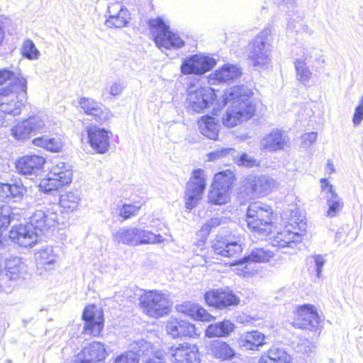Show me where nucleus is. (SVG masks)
<instances>
[{"label": "nucleus", "instance_id": "nucleus-14", "mask_svg": "<svg viewBox=\"0 0 363 363\" xmlns=\"http://www.w3.org/2000/svg\"><path fill=\"white\" fill-rule=\"evenodd\" d=\"M38 233L28 222L26 225L13 226L9 232L11 241L22 247H31L38 240Z\"/></svg>", "mask_w": 363, "mask_h": 363}, {"label": "nucleus", "instance_id": "nucleus-20", "mask_svg": "<svg viewBox=\"0 0 363 363\" xmlns=\"http://www.w3.org/2000/svg\"><path fill=\"white\" fill-rule=\"evenodd\" d=\"M78 103L86 115L91 116L98 122L106 121L112 116L108 108L92 98L82 97L79 99Z\"/></svg>", "mask_w": 363, "mask_h": 363}, {"label": "nucleus", "instance_id": "nucleus-33", "mask_svg": "<svg viewBox=\"0 0 363 363\" xmlns=\"http://www.w3.org/2000/svg\"><path fill=\"white\" fill-rule=\"evenodd\" d=\"M138 228H121L113 235V240L118 243L136 246L138 245Z\"/></svg>", "mask_w": 363, "mask_h": 363}, {"label": "nucleus", "instance_id": "nucleus-29", "mask_svg": "<svg viewBox=\"0 0 363 363\" xmlns=\"http://www.w3.org/2000/svg\"><path fill=\"white\" fill-rule=\"evenodd\" d=\"M37 264L46 271L55 268L57 263L58 256L51 246L41 249L35 254Z\"/></svg>", "mask_w": 363, "mask_h": 363}, {"label": "nucleus", "instance_id": "nucleus-25", "mask_svg": "<svg viewBox=\"0 0 363 363\" xmlns=\"http://www.w3.org/2000/svg\"><path fill=\"white\" fill-rule=\"evenodd\" d=\"M89 142L91 147L99 154L106 152L109 148L108 133L104 128L96 126L87 130Z\"/></svg>", "mask_w": 363, "mask_h": 363}, {"label": "nucleus", "instance_id": "nucleus-23", "mask_svg": "<svg viewBox=\"0 0 363 363\" xmlns=\"http://www.w3.org/2000/svg\"><path fill=\"white\" fill-rule=\"evenodd\" d=\"M289 137L280 130H274L260 140V149L268 152L282 150L288 146Z\"/></svg>", "mask_w": 363, "mask_h": 363}, {"label": "nucleus", "instance_id": "nucleus-34", "mask_svg": "<svg viewBox=\"0 0 363 363\" xmlns=\"http://www.w3.org/2000/svg\"><path fill=\"white\" fill-rule=\"evenodd\" d=\"M274 255V252L270 250L268 247H255L251 250L248 256L240 260V264H243L249 262L254 263L268 262Z\"/></svg>", "mask_w": 363, "mask_h": 363}, {"label": "nucleus", "instance_id": "nucleus-10", "mask_svg": "<svg viewBox=\"0 0 363 363\" xmlns=\"http://www.w3.org/2000/svg\"><path fill=\"white\" fill-rule=\"evenodd\" d=\"M298 231H292L291 228L296 229L291 223L289 225L286 226L285 229L278 233L277 235L274 236L272 245L281 249L291 248L294 250L296 244L301 242V234L306 230V223L301 220L299 222H295Z\"/></svg>", "mask_w": 363, "mask_h": 363}, {"label": "nucleus", "instance_id": "nucleus-42", "mask_svg": "<svg viewBox=\"0 0 363 363\" xmlns=\"http://www.w3.org/2000/svg\"><path fill=\"white\" fill-rule=\"evenodd\" d=\"M229 191L211 185V189L208 192V201L215 205H223L229 200Z\"/></svg>", "mask_w": 363, "mask_h": 363}, {"label": "nucleus", "instance_id": "nucleus-37", "mask_svg": "<svg viewBox=\"0 0 363 363\" xmlns=\"http://www.w3.org/2000/svg\"><path fill=\"white\" fill-rule=\"evenodd\" d=\"M116 11L118 10L117 16H109L106 21V25L108 27L122 28L128 23L129 13L126 9L119 4H116Z\"/></svg>", "mask_w": 363, "mask_h": 363}, {"label": "nucleus", "instance_id": "nucleus-19", "mask_svg": "<svg viewBox=\"0 0 363 363\" xmlns=\"http://www.w3.org/2000/svg\"><path fill=\"white\" fill-rule=\"evenodd\" d=\"M45 160L36 155H28L18 158L16 163L17 172L24 176H37L42 170Z\"/></svg>", "mask_w": 363, "mask_h": 363}, {"label": "nucleus", "instance_id": "nucleus-49", "mask_svg": "<svg viewBox=\"0 0 363 363\" xmlns=\"http://www.w3.org/2000/svg\"><path fill=\"white\" fill-rule=\"evenodd\" d=\"M234 154H235V149L234 148H221L208 153V158L210 161H215L222 158H228L229 160H232Z\"/></svg>", "mask_w": 363, "mask_h": 363}, {"label": "nucleus", "instance_id": "nucleus-3", "mask_svg": "<svg viewBox=\"0 0 363 363\" xmlns=\"http://www.w3.org/2000/svg\"><path fill=\"white\" fill-rule=\"evenodd\" d=\"M272 214L270 206L259 201L251 203L246 213L248 228L262 238L267 237L272 231Z\"/></svg>", "mask_w": 363, "mask_h": 363}, {"label": "nucleus", "instance_id": "nucleus-15", "mask_svg": "<svg viewBox=\"0 0 363 363\" xmlns=\"http://www.w3.org/2000/svg\"><path fill=\"white\" fill-rule=\"evenodd\" d=\"M106 356L104 345L101 342H93L77 354L73 363H103Z\"/></svg>", "mask_w": 363, "mask_h": 363}, {"label": "nucleus", "instance_id": "nucleus-46", "mask_svg": "<svg viewBox=\"0 0 363 363\" xmlns=\"http://www.w3.org/2000/svg\"><path fill=\"white\" fill-rule=\"evenodd\" d=\"M29 131L32 133L37 134L45 131V124L42 118L38 116H30L25 119Z\"/></svg>", "mask_w": 363, "mask_h": 363}, {"label": "nucleus", "instance_id": "nucleus-13", "mask_svg": "<svg viewBox=\"0 0 363 363\" xmlns=\"http://www.w3.org/2000/svg\"><path fill=\"white\" fill-rule=\"evenodd\" d=\"M276 184V181L269 176H252L246 179L243 188L244 191L252 198L269 194Z\"/></svg>", "mask_w": 363, "mask_h": 363}, {"label": "nucleus", "instance_id": "nucleus-44", "mask_svg": "<svg viewBox=\"0 0 363 363\" xmlns=\"http://www.w3.org/2000/svg\"><path fill=\"white\" fill-rule=\"evenodd\" d=\"M230 218L226 216H216L208 220L201 227V231L203 235H208L212 229L228 223Z\"/></svg>", "mask_w": 363, "mask_h": 363}, {"label": "nucleus", "instance_id": "nucleus-64", "mask_svg": "<svg viewBox=\"0 0 363 363\" xmlns=\"http://www.w3.org/2000/svg\"><path fill=\"white\" fill-rule=\"evenodd\" d=\"M326 170L328 172V173L330 174H331L333 172H335V169L334 164H333V162L331 160H328Z\"/></svg>", "mask_w": 363, "mask_h": 363}, {"label": "nucleus", "instance_id": "nucleus-1", "mask_svg": "<svg viewBox=\"0 0 363 363\" xmlns=\"http://www.w3.org/2000/svg\"><path fill=\"white\" fill-rule=\"evenodd\" d=\"M10 83L0 88V125L8 126L12 118L21 114L26 94L27 80L20 73L9 69H0V84Z\"/></svg>", "mask_w": 363, "mask_h": 363}, {"label": "nucleus", "instance_id": "nucleus-57", "mask_svg": "<svg viewBox=\"0 0 363 363\" xmlns=\"http://www.w3.org/2000/svg\"><path fill=\"white\" fill-rule=\"evenodd\" d=\"M312 259H313L315 264L316 277L320 278L322 274L323 267L326 262L325 255H314L312 256Z\"/></svg>", "mask_w": 363, "mask_h": 363}, {"label": "nucleus", "instance_id": "nucleus-6", "mask_svg": "<svg viewBox=\"0 0 363 363\" xmlns=\"http://www.w3.org/2000/svg\"><path fill=\"white\" fill-rule=\"evenodd\" d=\"M272 37L269 28L261 31L249 45L248 57L254 67L268 64L271 60Z\"/></svg>", "mask_w": 363, "mask_h": 363}, {"label": "nucleus", "instance_id": "nucleus-31", "mask_svg": "<svg viewBox=\"0 0 363 363\" xmlns=\"http://www.w3.org/2000/svg\"><path fill=\"white\" fill-rule=\"evenodd\" d=\"M259 363H291V357L284 349L272 347L262 354Z\"/></svg>", "mask_w": 363, "mask_h": 363}, {"label": "nucleus", "instance_id": "nucleus-9", "mask_svg": "<svg viewBox=\"0 0 363 363\" xmlns=\"http://www.w3.org/2000/svg\"><path fill=\"white\" fill-rule=\"evenodd\" d=\"M164 358L172 363H200L199 349L195 345L179 344L163 350Z\"/></svg>", "mask_w": 363, "mask_h": 363}, {"label": "nucleus", "instance_id": "nucleus-8", "mask_svg": "<svg viewBox=\"0 0 363 363\" xmlns=\"http://www.w3.org/2000/svg\"><path fill=\"white\" fill-rule=\"evenodd\" d=\"M205 171L201 169H196L186 184L185 192V206L191 210L196 207L201 199L206 188Z\"/></svg>", "mask_w": 363, "mask_h": 363}, {"label": "nucleus", "instance_id": "nucleus-59", "mask_svg": "<svg viewBox=\"0 0 363 363\" xmlns=\"http://www.w3.org/2000/svg\"><path fill=\"white\" fill-rule=\"evenodd\" d=\"M363 121V94L359 104L355 108L352 117V123L354 126L359 125Z\"/></svg>", "mask_w": 363, "mask_h": 363}, {"label": "nucleus", "instance_id": "nucleus-53", "mask_svg": "<svg viewBox=\"0 0 363 363\" xmlns=\"http://www.w3.org/2000/svg\"><path fill=\"white\" fill-rule=\"evenodd\" d=\"M61 186H62L60 184V182L57 180H55V177L52 175H50L48 179H43L40 184V188L45 193L56 191Z\"/></svg>", "mask_w": 363, "mask_h": 363}, {"label": "nucleus", "instance_id": "nucleus-2", "mask_svg": "<svg viewBox=\"0 0 363 363\" xmlns=\"http://www.w3.org/2000/svg\"><path fill=\"white\" fill-rule=\"evenodd\" d=\"M252 92L246 86H235L225 90L222 96L223 106H228L223 116V123L226 127H234L251 118L255 107L249 101Z\"/></svg>", "mask_w": 363, "mask_h": 363}, {"label": "nucleus", "instance_id": "nucleus-16", "mask_svg": "<svg viewBox=\"0 0 363 363\" xmlns=\"http://www.w3.org/2000/svg\"><path fill=\"white\" fill-rule=\"evenodd\" d=\"M25 264L19 257H11L8 259L6 269L0 272V290L9 292L8 286L11 288L9 282L18 279L25 270Z\"/></svg>", "mask_w": 363, "mask_h": 363}, {"label": "nucleus", "instance_id": "nucleus-38", "mask_svg": "<svg viewBox=\"0 0 363 363\" xmlns=\"http://www.w3.org/2000/svg\"><path fill=\"white\" fill-rule=\"evenodd\" d=\"M235 181V176L230 170L220 172L215 174L214 181L212 184L216 186L229 191Z\"/></svg>", "mask_w": 363, "mask_h": 363}, {"label": "nucleus", "instance_id": "nucleus-17", "mask_svg": "<svg viewBox=\"0 0 363 363\" xmlns=\"http://www.w3.org/2000/svg\"><path fill=\"white\" fill-rule=\"evenodd\" d=\"M319 323L320 316L313 305L305 304L298 308L294 320L296 328L312 330L318 326Z\"/></svg>", "mask_w": 363, "mask_h": 363}, {"label": "nucleus", "instance_id": "nucleus-51", "mask_svg": "<svg viewBox=\"0 0 363 363\" xmlns=\"http://www.w3.org/2000/svg\"><path fill=\"white\" fill-rule=\"evenodd\" d=\"M130 350L139 357L140 354H149L152 350V345L144 340L135 341L130 345Z\"/></svg>", "mask_w": 363, "mask_h": 363}, {"label": "nucleus", "instance_id": "nucleus-54", "mask_svg": "<svg viewBox=\"0 0 363 363\" xmlns=\"http://www.w3.org/2000/svg\"><path fill=\"white\" fill-rule=\"evenodd\" d=\"M12 209L8 205L0 206V228H7L11 220Z\"/></svg>", "mask_w": 363, "mask_h": 363}, {"label": "nucleus", "instance_id": "nucleus-22", "mask_svg": "<svg viewBox=\"0 0 363 363\" xmlns=\"http://www.w3.org/2000/svg\"><path fill=\"white\" fill-rule=\"evenodd\" d=\"M82 319L84 321L83 333L98 336L104 326L103 316L100 313H96L94 307H86L82 314Z\"/></svg>", "mask_w": 363, "mask_h": 363}, {"label": "nucleus", "instance_id": "nucleus-62", "mask_svg": "<svg viewBox=\"0 0 363 363\" xmlns=\"http://www.w3.org/2000/svg\"><path fill=\"white\" fill-rule=\"evenodd\" d=\"M70 167L69 165L66 164L64 162H60L57 164L56 166L53 167L50 175L56 177L57 173H59V172H64L65 169H67Z\"/></svg>", "mask_w": 363, "mask_h": 363}, {"label": "nucleus", "instance_id": "nucleus-41", "mask_svg": "<svg viewBox=\"0 0 363 363\" xmlns=\"http://www.w3.org/2000/svg\"><path fill=\"white\" fill-rule=\"evenodd\" d=\"M232 161L238 166L247 168L257 167L260 165V162L254 156L246 152L240 153L235 150Z\"/></svg>", "mask_w": 363, "mask_h": 363}, {"label": "nucleus", "instance_id": "nucleus-58", "mask_svg": "<svg viewBox=\"0 0 363 363\" xmlns=\"http://www.w3.org/2000/svg\"><path fill=\"white\" fill-rule=\"evenodd\" d=\"M72 171L69 167L64 172H59V173H57L55 180H57L62 186H65L69 184L72 182Z\"/></svg>", "mask_w": 363, "mask_h": 363}, {"label": "nucleus", "instance_id": "nucleus-18", "mask_svg": "<svg viewBox=\"0 0 363 363\" xmlns=\"http://www.w3.org/2000/svg\"><path fill=\"white\" fill-rule=\"evenodd\" d=\"M214 90L211 87H202L189 94V108L195 112H201L208 108L216 99Z\"/></svg>", "mask_w": 363, "mask_h": 363}, {"label": "nucleus", "instance_id": "nucleus-47", "mask_svg": "<svg viewBox=\"0 0 363 363\" xmlns=\"http://www.w3.org/2000/svg\"><path fill=\"white\" fill-rule=\"evenodd\" d=\"M79 198L73 192H68L61 196L60 199V206L67 210L74 211L77 208Z\"/></svg>", "mask_w": 363, "mask_h": 363}, {"label": "nucleus", "instance_id": "nucleus-24", "mask_svg": "<svg viewBox=\"0 0 363 363\" xmlns=\"http://www.w3.org/2000/svg\"><path fill=\"white\" fill-rule=\"evenodd\" d=\"M320 183L323 191L327 194V205L328 206L327 216L334 218L342 210L344 203L333 189V185L326 179H320Z\"/></svg>", "mask_w": 363, "mask_h": 363}, {"label": "nucleus", "instance_id": "nucleus-63", "mask_svg": "<svg viewBox=\"0 0 363 363\" xmlns=\"http://www.w3.org/2000/svg\"><path fill=\"white\" fill-rule=\"evenodd\" d=\"M157 359H149L147 360L146 363H164L162 359H166L164 358V354L162 355H157Z\"/></svg>", "mask_w": 363, "mask_h": 363}, {"label": "nucleus", "instance_id": "nucleus-50", "mask_svg": "<svg viewBox=\"0 0 363 363\" xmlns=\"http://www.w3.org/2000/svg\"><path fill=\"white\" fill-rule=\"evenodd\" d=\"M21 52L23 55L29 60L38 59L40 55V52L35 48V44L30 39L24 41L22 45Z\"/></svg>", "mask_w": 363, "mask_h": 363}, {"label": "nucleus", "instance_id": "nucleus-45", "mask_svg": "<svg viewBox=\"0 0 363 363\" xmlns=\"http://www.w3.org/2000/svg\"><path fill=\"white\" fill-rule=\"evenodd\" d=\"M138 245L160 243L164 239L161 235H155L150 231L138 228Z\"/></svg>", "mask_w": 363, "mask_h": 363}, {"label": "nucleus", "instance_id": "nucleus-27", "mask_svg": "<svg viewBox=\"0 0 363 363\" xmlns=\"http://www.w3.org/2000/svg\"><path fill=\"white\" fill-rule=\"evenodd\" d=\"M265 335L258 330H252L240 335L238 342L246 350H258L265 344Z\"/></svg>", "mask_w": 363, "mask_h": 363}, {"label": "nucleus", "instance_id": "nucleus-48", "mask_svg": "<svg viewBox=\"0 0 363 363\" xmlns=\"http://www.w3.org/2000/svg\"><path fill=\"white\" fill-rule=\"evenodd\" d=\"M26 123L25 120L18 123L11 128V134L16 140H26L30 138L31 133Z\"/></svg>", "mask_w": 363, "mask_h": 363}, {"label": "nucleus", "instance_id": "nucleus-5", "mask_svg": "<svg viewBox=\"0 0 363 363\" xmlns=\"http://www.w3.org/2000/svg\"><path fill=\"white\" fill-rule=\"evenodd\" d=\"M140 305L150 317L160 318L169 313L172 302L169 296L160 291H147L140 296Z\"/></svg>", "mask_w": 363, "mask_h": 363}, {"label": "nucleus", "instance_id": "nucleus-52", "mask_svg": "<svg viewBox=\"0 0 363 363\" xmlns=\"http://www.w3.org/2000/svg\"><path fill=\"white\" fill-rule=\"evenodd\" d=\"M315 349V344L306 337L300 338L296 346L297 352L306 354L313 353Z\"/></svg>", "mask_w": 363, "mask_h": 363}, {"label": "nucleus", "instance_id": "nucleus-21", "mask_svg": "<svg viewBox=\"0 0 363 363\" xmlns=\"http://www.w3.org/2000/svg\"><path fill=\"white\" fill-rule=\"evenodd\" d=\"M166 330L167 333L173 338L194 337L200 335V331H198L194 325L174 318H171L167 321Z\"/></svg>", "mask_w": 363, "mask_h": 363}, {"label": "nucleus", "instance_id": "nucleus-55", "mask_svg": "<svg viewBox=\"0 0 363 363\" xmlns=\"http://www.w3.org/2000/svg\"><path fill=\"white\" fill-rule=\"evenodd\" d=\"M113 363H139V358L133 352L129 350L117 356Z\"/></svg>", "mask_w": 363, "mask_h": 363}, {"label": "nucleus", "instance_id": "nucleus-7", "mask_svg": "<svg viewBox=\"0 0 363 363\" xmlns=\"http://www.w3.org/2000/svg\"><path fill=\"white\" fill-rule=\"evenodd\" d=\"M60 206L57 203L50 204L37 209L28 218L29 223L38 234L48 232L57 223Z\"/></svg>", "mask_w": 363, "mask_h": 363}, {"label": "nucleus", "instance_id": "nucleus-43", "mask_svg": "<svg viewBox=\"0 0 363 363\" xmlns=\"http://www.w3.org/2000/svg\"><path fill=\"white\" fill-rule=\"evenodd\" d=\"M294 67L296 69V79L303 84L308 83L312 73L304 60H296L294 62Z\"/></svg>", "mask_w": 363, "mask_h": 363}, {"label": "nucleus", "instance_id": "nucleus-56", "mask_svg": "<svg viewBox=\"0 0 363 363\" xmlns=\"http://www.w3.org/2000/svg\"><path fill=\"white\" fill-rule=\"evenodd\" d=\"M140 208L131 204H124L120 209L119 215L125 220L138 214Z\"/></svg>", "mask_w": 363, "mask_h": 363}, {"label": "nucleus", "instance_id": "nucleus-12", "mask_svg": "<svg viewBox=\"0 0 363 363\" xmlns=\"http://www.w3.org/2000/svg\"><path fill=\"white\" fill-rule=\"evenodd\" d=\"M216 64V61L213 57L196 54L185 58L180 69L184 75H201L213 69Z\"/></svg>", "mask_w": 363, "mask_h": 363}, {"label": "nucleus", "instance_id": "nucleus-36", "mask_svg": "<svg viewBox=\"0 0 363 363\" xmlns=\"http://www.w3.org/2000/svg\"><path fill=\"white\" fill-rule=\"evenodd\" d=\"M26 189L21 179L16 180L13 183L1 184L0 194L1 196L21 199L23 196Z\"/></svg>", "mask_w": 363, "mask_h": 363}, {"label": "nucleus", "instance_id": "nucleus-28", "mask_svg": "<svg viewBox=\"0 0 363 363\" xmlns=\"http://www.w3.org/2000/svg\"><path fill=\"white\" fill-rule=\"evenodd\" d=\"M177 308L179 313L188 315L194 320L210 321L212 318L211 315L201 306L190 301L184 302L177 306Z\"/></svg>", "mask_w": 363, "mask_h": 363}, {"label": "nucleus", "instance_id": "nucleus-61", "mask_svg": "<svg viewBox=\"0 0 363 363\" xmlns=\"http://www.w3.org/2000/svg\"><path fill=\"white\" fill-rule=\"evenodd\" d=\"M123 88L124 87L121 83L113 82L110 86L109 93L113 96H118L122 93Z\"/></svg>", "mask_w": 363, "mask_h": 363}, {"label": "nucleus", "instance_id": "nucleus-39", "mask_svg": "<svg viewBox=\"0 0 363 363\" xmlns=\"http://www.w3.org/2000/svg\"><path fill=\"white\" fill-rule=\"evenodd\" d=\"M33 144L48 151L58 152L62 149V143L59 139L43 135L33 140Z\"/></svg>", "mask_w": 363, "mask_h": 363}, {"label": "nucleus", "instance_id": "nucleus-32", "mask_svg": "<svg viewBox=\"0 0 363 363\" xmlns=\"http://www.w3.org/2000/svg\"><path fill=\"white\" fill-rule=\"evenodd\" d=\"M235 329V324L228 320H224L209 325L205 331L208 337H221L228 336Z\"/></svg>", "mask_w": 363, "mask_h": 363}, {"label": "nucleus", "instance_id": "nucleus-30", "mask_svg": "<svg viewBox=\"0 0 363 363\" xmlns=\"http://www.w3.org/2000/svg\"><path fill=\"white\" fill-rule=\"evenodd\" d=\"M200 133L211 140H216L218 136L220 125L218 121L210 116H202L198 121Z\"/></svg>", "mask_w": 363, "mask_h": 363}, {"label": "nucleus", "instance_id": "nucleus-35", "mask_svg": "<svg viewBox=\"0 0 363 363\" xmlns=\"http://www.w3.org/2000/svg\"><path fill=\"white\" fill-rule=\"evenodd\" d=\"M241 75V70L236 65H225L220 69L211 74L212 79L219 82H228L238 78Z\"/></svg>", "mask_w": 363, "mask_h": 363}, {"label": "nucleus", "instance_id": "nucleus-4", "mask_svg": "<svg viewBox=\"0 0 363 363\" xmlns=\"http://www.w3.org/2000/svg\"><path fill=\"white\" fill-rule=\"evenodd\" d=\"M149 25L154 40L160 49H178L184 45V41L170 30L169 23L162 17L150 19Z\"/></svg>", "mask_w": 363, "mask_h": 363}, {"label": "nucleus", "instance_id": "nucleus-11", "mask_svg": "<svg viewBox=\"0 0 363 363\" xmlns=\"http://www.w3.org/2000/svg\"><path fill=\"white\" fill-rule=\"evenodd\" d=\"M206 303L219 310L229 309L240 303V298L229 288L213 289L206 292Z\"/></svg>", "mask_w": 363, "mask_h": 363}, {"label": "nucleus", "instance_id": "nucleus-40", "mask_svg": "<svg viewBox=\"0 0 363 363\" xmlns=\"http://www.w3.org/2000/svg\"><path fill=\"white\" fill-rule=\"evenodd\" d=\"M214 356L218 359H230L235 356V351L225 342L218 341L215 342L211 347Z\"/></svg>", "mask_w": 363, "mask_h": 363}, {"label": "nucleus", "instance_id": "nucleus-60", "mask_svg": "<svg viewBox=\"0 0 363 363\" xmlns=\"http://www.w3.org/2000/svg\"><path fill=\"white\" fill-rule=\"evenodd\" d=\"M317 139V133L311 132L305 133L302 135L303 143L306 145H311Z\"/></svg>", "mask_w": 363, "mask_h": 363}, {"label": "nucleus", "instance_id": "nucleus-26", "mask_svg": "<svg viewBox=\"0 0 363 363\" xmlns=\"http://www.w3.org/2000/svg\"><path fill=\"white\" fill-rule=\"evenodd\" d=\"M212 248L216 254L227 257H237L242 250L238 241H230L221 238L213 242Z\"/></svg>", "mask_w": 363, "mask_h": 363}]
</instances>
